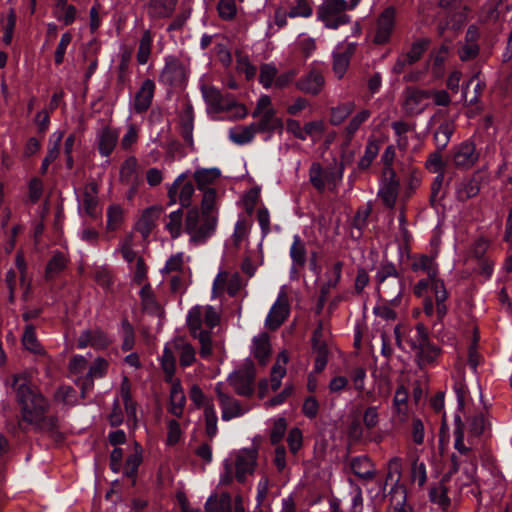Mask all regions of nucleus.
I'll list each match as a JSON object with an SVG mask.
<instances>
[{"instance_id":"nucleus-13","label":"nucleus","mask_w":512,"mask_h":512,"mask_svg":"<svg viewBox=\"0 0 512 512\" xmlns=\"http://www.w3.org/2000/svg\"><path fill=\"white\" fill-rule=\"evenodd\" d=\"M186 174H180L168 188L169 205H174L177 202L182 207H189L192 202V197L195 192L192 182L183 183Z\"/></svg>"},{"instance_id":"nucleus-21","label":"nucleus","mask_w":512,"mask_h":512,"mask_svg":"<svg viewBox=\"0 0 512 512\" xmlns=\"http://www.w3.org/2000/svg\"><path fill=\"white\" fill-rule=\"evenodd\" d=\"M155 83L151 79H145L138 91L134 96V100L132 103V107L135 113L142 114L145 113L151 106L154 93H155Z\"/></svg>"},{"instance_id":"nucleus-56","label":"nucleus","mask_w":512,"mask_h":512,"mask_svg":"<svg viewBox=\"0 0 512 512\" xmlns=\"http://www.w3.org/2000/svg\"><path fill=\"white\" fill-rule=\"evenodd\" d=\"M416 352L420 365H427L432 363L439 355V349L428 341Z\"/></svg>"},{"instance_id":"nucleus-27","label":"nucleus","mask_w":512,"mask_h":512,"mask_svg":"<svg viewBox=\"0 0 512 512\" xmlns=\"http://www.w3.org/2000/svg\"><path fill=\"white\" fill-rule=\"evenodd\" d=\"M163 212V208L159 205H154L146 208L138 222L137 229L143 236H148L155 226L156 220L160 217Z\"/></svg>"},{"instance_id":"nucleus-10","label":"nucleus","mask_w":512,"mask_h":512,"mask_svg":"<svg viewBox=\"0 0 512 512\" xmlns=\"http://www.w3.org/2000/svg\"><path fill=\"white\" fill-rule=\"evenodd\" d=\"M218 404L221 409V419L225 422L235 418H239L246 414L247 408L243 407L239 400L231 396L225 390V384L223 382H217L214 387Z\"/></svg>"},{"instance_id":"nucleus-32","label":"nucleus","mask_w":512,"mask_h":512,"mask_svg":"<svg viewBox=\"0 0 512 512\" xmlns=\"http://www.w3.org/2000/svg\"><path fill=\"white\" fill-rule=\"evenodd\" d=\"M408 393L403 386L396 389L393 398V417L400 423L406 422L408 418Z\"/></svg>"},{"instance_id":"nucleus-37","label":"nucleus","mask_w":512,"mask_h":512,"mask_svg":"<svg viewBox=\"0 0 512 512\" xmlns=\"http://www.w3.org/2000/svg\"><path fill=\"white\" fill-rule=\"evenodd\" d=\"M174 352L176 351L172 346V341L168 342L164 346L163 353L160 357L161 368L167 381H172L175 373L176 359Z\"/></svg>"},{"instance_id":"nucleus-23","label":"nucleus","mask_w":512,"mask_h":512,"mask_svg":"<svg viewBox=\"0 0 512 512\" xmlns=\"http://www.w3.org/2000/svg\"><path fill=\"white\" fill-rule=\"evenodd\" d=\"M451 482L452 475L447 474L443 477L442 481L438 485L431 488L430 490V500L433 503L439 505L442 509H447L450 506V498L448 496V493L454 495V490L451 486Z\"/></svg>"},{"instance_id":"nucleus-51","label":"nucleus","mask_w":512,"mask_h":512,"mask_svg":"<svg viewBox=\"0 0 512 512\" xmlns=\"http://www.w3.org/2000/svg\"><path fill=\"white\" fill-rule=\"evenodd\" d=\"M371 116V111L368 109H362L357 112L348 122L345 127V134L350 140L354 137L356 132L360 129L361 125L365 123Z\"/></svg>"},{"instance_id":"nucleus-55","label":"nucleus","mask_w":512,"mask_h":512,"mask_svg":"<svg viewBox=\"0 0 512 512\" xmlns=\"http://www.w3.org/2000/svg\"><path fill=\"white\" fill-rule=\"evenodd\" d=\"M379 153V145L376 141L370 140L365 146L364 155L358 161V167L366 170L370 167L374 159Z\"/></svg>"},{"instance_id":"nucleus-11","label":"nucleus","mask_w":512,"mask_h":512,"mask_svg":"<svg viewBox=\"0 0 512 512\" xmlns=\"http://www.w3.org/2000/svg\"><path fill=\"white\" fill-rule=\"evenodd\" d=\"M78 212L92 219L101 217L102 211L98 202V185L95 181L87 183L82 191L77 194Z\"/></svg>"},{"instance_id":"nucleus-62","label":"nucleus","mask_w":512,"mask_h":512,"mask_svg":"<svg viewBox=\"0 0 512 512\" xmlns=\"http://www.w3.org/2000/svg\"><path fill=\"white\" fill-rule=\"evenodd\" d=\"M428 43V40L420 39L412 44L410 50L407 53L402 54L407 59L408 64H414L421 58L422 54L428 46Z\"/></svg>"},{"instance_id":"nucleus-14","label":"nucleus","mask_w":512,"mask_h":512,"mask_svg":"<svg viewBox=\"0 0 512 512\" xmlns=\"http://www.w3.org/2000/svg\"><path fill=\"white\" fill-rule=\"evenodd\" d=\"M228 383L240 396H251L254 392L255 372L253 368H243L229 374Z\"/></svg>"},{"instance_id":"nucleus-64","label":"nucleus","mask_w":512,"mask_h":512,"mask_svg":"<svg viewBox=\"0 0 512 512\" xmlns=\"http://www.w3.org/2000/svg\"><path fill=\"white\" fill-rule=\"evenodd\" d=\"M218 14L223 20H232L236 16L237 7L235 0H220L217 5Z\"/></svg>"},{"instance_id":"nucleus-40","label":"nucleus","mask_w":512,"mask_h":512,"mask_svg":"<svg viewBox=\"0 0 512 512\" xmlns=\"http://www.w3.org/2000/svg\"><path fill=\"white\" fill-rule=\"evenodd\" d=\"M256 134V125L251 123L247 126H238L229 130V138L238 145L251 142Z\"/></svg>"},{"instance_id":"nucleus-41","label":"nucleus","mask_w":512,"mask_h":512,"mask_svg":"<svg viewBox=\"0 0 512 512\" xmlns=\"http://www.w3.org/2000/svg\"><path fill=\"white\" fill-rule=\"evenodd\" d=\"M193 176L198 189L205 192L212 189L210 185L220 176V170L218 168L197 169Z\"/></svg>"},{"instance_id":"nucleus-31","label":"nucleus","mask_w":512,"mask_h":512,"mask_svg":"<svg viewBox=\"0 0 512 512\" xmlns=\"http://www.w3.org/2000/svg\"><path fill=\"white\" fill-rule=\"evenodd\" d=\"M119 134L116 129L104 127L98 135V151L102 156L108 157L114 150Z\"/></svg>"},{"instance_id":"nucleus-60","label":"nucleus","mask_w":512,"mask_h":512,"mask_svg":"<svg viewBox=\"0 0 512 512\" xmlns=\"http://www.w3.org/2000/svg\"><path fill=\"white\" fill-rule=\"evenodd\" d=\"M189 397L192 403L196 408H202L203 411H206L208 406H214V403L211 399H209L202 389L198 385H193L189 392Z\"/></svg>"},{"instance_id":"nucleus-33","label":"nucleus","mask_w":512,"mask_h":512,"mask_svg":"<svg viewBox=\"0 0 512 512\" xmlns=\"http://www.w3.org/2000/svg\"><path fill=\"white\" fill-rule=\"evenodd\" d=\"M205 512H233L230 494H211L204 505Z\"/></svg>"},{"instance_id":"nucleus-59","label":"nucleus","mask_w":512,"mask_h":512,"mask_svg":"<svg viewBox=\"0 0 512 512\" xmlns=\"http://www.w3.org/2000/svg\"><path fill=\"white\" fill-rule=\"evenodd\" d=\"M204 412L205 431L208 437L214 438L218 433V417L215 406H208Z\"/></svg>"},{"instance_id":"nucleus-54","label":"nucleus","mask_w":512,"mask_h":512,"mask_svg":"<svg viewBox=\"0 0 512 512\" xmlns=\"http://www.w3.org/2000/svg\"><path fill=\"white\" fill-rule=\"evenodd\" d=\"M251 228L252 223L248 222L243 217L236 221L232 235L233 243L235 246H240L241 242L248 238Z\"/></svg>"},{"instance_id":"nucleus-3","label":"nucleus","mask_w":512,"mask_h":512,"mask_svg":"<svg viewBox=\"0 0 512 512\" xmlns=\"http://www.w3.org/2000/svg\"><path fill=\"white\" fill-rule=\"evenodd\" d=\"M258 457L256 447L242 448L229 455L223 462L224 471L220 475L219 483L229 485L234 478L244 483L254 473Z\"/></svg>"},{"instance_id":"nucleus-24","label":"nucleus","mask_w":512,"mask_h":512,"mask_svg":"<svg viewBox=\"0 0 512 512\" xmlns=\"http://www.w3.org/2000/svg\"><path fill=\"white\" fill-rule=\"evenodd\" d=\"M289 256L292 261L290 273H298V271L305 266L307 261L306 244L298 234L293 236Z\"/></svg>"},{"instance_id":"nucleus-20","label":"nucleus","mask_w":512,"mask_h":512,"mask_svg":"<svg viewBox=\"0 0 512 512\" xmlns=\"http://www.w3.org/2000/svg\"><path fill=\"white\" fill-rule=\"evenodd\" d=\"M395 25V9L386 8L378 17L374 42L376 44H385L389 41Z\"/></svg>"},{"instance_id":"nucleus-34","label":"nucleus","mask_w":512,"mask_h":512,"mask_svg":"<svg viewBox=\"0 0 512 512\" xmlns=\"http://www.w3.org/2000/svg\"><path fill=\"white\" fill-rule=\"evenodd\" d=\"M142 460V447L140 444L135 442L134 451L127 457L123 468L124 476L131 479L133 486L136 484L138 468L141 465Z\"/></svg>"},{"instance_id":"nucleus-58","label":"nucleus","mask_w":512,"mask_h":512,"mask_svg":"<svg viewBox=\"0 0 512 512\" xmlns=\"http://www.w3.org/2000/svg\"><path fill=\"white\" fill-rule=\"evenodd\" d=\"M124 217L123 209L118 204H112L107 208V229L116 230L122 223Z\"/></svg>"},{"instance_id":"nucleus-26","label":"nucleus","mask_w":512,"mask_h":512,"mask_svg":"<svg viewBox=\"0 0 512 512\" xmlns=\"http://www.w3.org/2000/svg\"><path fill=\"white\" fill-rule=\"evenodd\" d=\"M170 389V401L168 411L176 416L181 417L186 404V396L179 380H172Z\"/></svg>"},{"instance_id":"nucleus-28","label":"nucleus","mask_w":512,"mask_h":512,"mask_svg":"<svg viewBox=\"0 0 512 512\" xmlns=\"http://www.w3.org/2000/svg\"><path fill=\"white\" fill-rule=\"evenodd\" d=\"M172 346L178 353L179 362L182 367H189L196 361V350L192 344L182 337L172 340Z\"/></svg>"},{"instance_id":"nucleus-49","label":"nucleus","mask_w":512,"mask_h":512,"mask_svg":"<svg viewBox=\"0 0 512 512\" xmlns=\"http://www.w3.org/2000/svg\"><path fill=\"white\" fill-rule=\"evenodd\" d=\"M372 212V205L370 202L358 208L352 220V227L358 231L357 237L359 238L363 230L368 226V218Z\"/></svg>"},{"instance_id":"nucleus-63","label":"nucleus","mask_w":512,"mask_h":512,"mask_svg":"<svg viewBox=\"0 0 512 512\" xmlns=\"http://www.w3.org/2000/svg\"><path fill=\"white\" fill-rule=\"evenodd\" d=\"M350 64L349 54L335 53L333 55V72L338 79L344 77Z\"/></svg>"},{"instance_id":"nucleus-53","label":"nucleus","mask_w":512,"mask_h":512,"mask_svg":"<svg viewBox=\"0 0 512 512\" xmlns=\"http://www.w3.org/2000/svg\"><path fill=\"white\" fill-rule=\"evenodd\" d=\"M343 174L344 164L342 162L336 163L334 167L325 170V186L328 185V188L334 191L342 182Z\"/></svg>"},{"instance_id":"nucleus-8","label":"nucleus","mask_w":512,"mask_h":512,"mask_svg":"<svg viewBox=\"0 0 512 512\" xmlns=\"http://www.w3.org/2000/svg\"><path fill=\"white\" fill-rule=\"evenodd\" d=\"M220 315L218 311L210 305L192 307L186 318L188 330L191 333L212 330L219 324Z\"/></svg>"},{"instance_id":"nucleus-44","label":"nucleus","mask_w":512,"mask_h":512,"mask_svg":"<svg viewBox=\"0 0 512 512\" xmlns=\"http://www.w3.org/2000/svg\"><path fill=\"white\" fill-rule=\"evenodd\" d=\"M165 229L172 239H177L181 236L183 230V212L181 209L172 211L167 216L165 222Z\"/></svg>"},{"instance_id":"nucleus-17","label":"nucleus","mask_w":512,"mask_h":512,"mask_svg":"<svg viewBox=\"0 0 512 512\" xmlns=\"http://www.w3.org/2000/svg\"><path fill=\"white\" fill-rule=\"evenodd\" d=\"M324 85V76L322 72L316 68H311L295 82L297 90L313 96L320 94Z\"/></svg>"},{"instance_id":"nucleus-15","label":"nucleus","mask_w":512,"mask_h":512,"mask_svg":"<svg viewBox=\"0 0 512 512\" xmlns=\"http://www.w3.org/2000/svg\"><path fill=\"white\" fill-rule=\"evenodd\" d=\"M479 159V153L476 151L474 142L470 140L463 141L453 148L452 161L457 168H471Z\"/></svg>"},{"instance_id":"nucleus-42","label":"nucleus","mask_w":512,"mask_h":512,"mask_svg":"<svg viewBox=\"0 0 512 512\" xmlns=\"http://www.w3.org/2000/svg\"><path fill=\"white\" fill-rule=\"evenodd\" d=\"M22 344L24 348L36 355H44L45 349L39 343L36 333L35 327L32 324H27L24 329V333L22 335Z\"/></svg>"},{"instance_id":"nucleus-9","label":"nucleus","mask_w":512,"mask_h":512,"mask_svg":"<svg viewBox=\"0 0 512 512\" xmlns=\"http://www.w3.org/2000/svg\"><path fill=\"white\" fill-rule=\"evenodd\" d=\"M189 69L187 65L174 55L164 58V66L158 77L160 84L167 87H181L188 79Z\"/></svg>"},{"instance_id":"nucleus-29","label":"nucleus","mask_w":512,"mask_h":512,"mask_svg":"<svg viewBox=\"0 0 512 512\" xmlns=\"http://www.w3.org/2000/svg\"><path fill=\"white\" fill-rule=\"evenodd\" d=\"M259 121L255 123L256 125V133H269L272 134L275 131H279L282 133L283 123L281 119L276 117L275 110H267L263 114H260Z\"/></svg>"},{"instance_id":"nucleus-39","label":"nucleus","mask_w":512,"mask_h":512,"mask_svg":"<svg viewBox=\"0 0 512 512\" xmlns=\"http://www.w3.org/2000/svg\"><path fill=\"white\" fill-rule=\"evenodd\" d=\"M390 504L394 512H411L406 505L407 492L404 485L392 486L389 492Z\"/></svg>"},{"instance_id":"nucleus-57","label":"nucleus","mask_w":512,"mask_h":512,"mask_svg":"<svg viewBox=\"0 0 512 512\" xmlns=\"http://www.w3.org/2000/svg\"><path fill=\"white\" fill-rule=\"evenodd\" d=\"M309 180L318 191L322 192L325 189V170L320 163L314 162L310 166Z\"/></svg>"},{"instance_id":"nucleus-19","label":"nucleus","mask_w":512,"mask_h":512,"mask_svg":"<svg viewBox=\"0 0 512 512\" xmlns=\"http://www.w3.org/2000/svg\"><path fill=\"white\" fill-rule=\"evenodd\" d=\"M288 315L289 305L287 297L283 292H281L268 312L265 319V326L269 330H276L283 324Z\"/></svg>"},{"instance_id":"nucleus-45","label":"nucleus","mask_w":512,"mask_h":512,"mask_svg":"<svg viewBox=\"0 0 512 512\" xmlns=\"http://www.w3.org/2000/svg\"><path fill=\"white\" fill-rule=\"evenodd\" d=\"M138 162L134 156L128 157L120 168V180L128 185H134L138 179Z\"/></svg>"},{"instance_id":"nucleus-1","label":"nucleus","mask_w":512,"mask_h":512,"mask_svg":"<svg viewBox=\"0 0 512 512\" xmlns=\"http://www.w3.org/2000/svg\"><path fill=\"white\" fill-rule=\"evenodd\" d=\"M12 388L19 407L20 424L24 423L37 432H54L59 427V418L50 413L51 401L26 374L12 376Z\"/></svg>"},{"instance_id":"nucleus-48","label":"nucleus","mask_w":512,"mask_h":512,"mask_svg":"<svg viewBox=\"0 0 512 512\" xmlns=\"http://www.w3.org/2000/svg\"><path fill=\"white\" fill-rule=\"evenodd\" d=\"M278 76V69L273 62L263 63L260 66L259 83L265 89L275 88V79Z\"/></svg>"},{"instance_id":"nucleus-46","label":"nucleus","mask_w":512,"mask_h":512,"mask_svg":"<svg viewBox=\"0 0 512 512\" xmlns=\"http://www.w3.org/2000/svg\"><path fill=\"white\" fill-rule=\"evenodd\" d=\"M68 263L67 256L60 251L54 252L52 258L47 263L45 277L51 279L62 272Z\"/></svg>"},{"instance_id":"nucleus-12","label":"nucleus","mask_w":512,"mask_h":512,"mask_svg":"<svg viewBox=\"0 0 512 512\" xmlns=\"http://www.w3.org/2000/svg\"><path fill=\"white\" fill-rule=\"evenodd\" d=\"M288 362V355L286 352H281L275 364L273 365L270 373V379H262L258 384V393L260 398H264L270 389L276 391L280 388L282 379L286 375V363Z\"/></svg>"},{"instance_id":"nucleus-36","label":"nucleus","mask_w":512,"mask_h":512,"mask_svg":"<svg viewBox=\"0 0 512 512\" xmlns=\"http://www.w3.org/2000/svg\"><path fill=\"white\" fill-rule=\"evenodd\" d=\"M480 181L475 177L463 179L456 188V196L459 201H467L478 195L480 191Z\"/></svg>"},{"instance_id":"nucleus-7","label":"nucleus","mask_w":512,"mask_h":512,"mask_svg":"<svg viewBox=\"0 0 512 512\" xmlns=\"http://www.w3.org/2000/svg\"><path fill=\"white\" fill-rule=\"evenodd\" d=\"M201 93L208 112L220 113L232 111L233 118L235 119H242L247 116L245 105L235 102L234 99L228 96L224 97L216 87L203 85L201 87Z\"/></svg>"},{"instance_id":"nucleus-30","label":"nucleus","mask_w":512,"mask_h":512,"mask_svg":"<svg viewBox=\"0 0 512 512\" xmlns=\"http://www.w3.org/2000/svg\"><path fill=\"white\" fill-rule=\"evenodd\" d=\"M271 347L267 333H261L252 340L251 354L261 365H265L269 359Z\"/></svg>"},{"instance_id":"nucleus-16","label":"nucleus","mask_w":512,"mask_h":512,"mask_svg":"<svg viewBox=\"0 0 512 512\" xmlns=\"http://www.w3.org/2000/svg\"><path fill=\"white\" fill-rule=\"evenodd\" d=\"M430 97V92L415 87H408L403 92L402 108L408 115H418L426 107L424 103Z\"/></svg>"},{"instance_id":"nucleus-50","label":"nucleus","mask_w":512,"mask_h":512,"mask_svg":"<svg viewBox=\"0 0 512 512\" xmlns=\"http://www.w3.org/2000/svg\"><path fill=\"white\" fill-rule=\"evenodd\" d=\"M152 41V34L150 30H145L140 38L136 55L137 62L140 65H145L148 62L151 54Z\"/></svg>"},{"instance_id":"nucleus-43","label":"nucleus","mask_w":512,"mask_h":512,"mask_svg":"<svg viewBox=\"0 0 512 512\" xmlns=\"http://www.w3.org/2000/svg\"><path fill=\"white\" fill-rule=\"evenodd\" d=\"M355 107L354 101H346L333 107L330 113V123L334 126L340 125L352 114Z\"/></svg>"},{"instance_id":"nucleus-25","label":"nucleus","mask_w":512,"mask_h":512,"mask_svg":"<svg viewBox=\"0 0 512 512\" xmlns=\"http://www.w3.org/2000/svg\"><path fill=\"white\" fill-rule=\"evenodd\" d=\"M476 470V464L470 463L467 467H464L461 470L454 468L455 477H453L452 472L449 473L452 475V481L454 482V495L461 493L465 487L473 485Z\"/></svg>"},{"instance_id":"nucleus-47","label":"nucleus","mask_w":512,"mask_h":512,"mask_svg":"<svg viewBox=\"0 0 512 512\" xmlns=\"http://www.w3.org/2000/svg\"><path fill=\"white\" fill-rule=\"evenodd\" d=\"M191 336L198 340L200 344V356L205 360H210L213 356V340L211 330L191 333Z\"/></svg>"},{"instance_id":"nucleus-61","label":"nucleus","mask_w":512,"mask_h":512,"mask_svg":"<svg viewBox=\"0 0 512 512\" xmlns=\"http://www.w3.org/2000/svg\"><path fill=\"white\" fill-rule=\"evenodd\" d=\"M429 341L428 332L423 324H417L415 330L409 337V343L414 351H417L420 347Z\"/></svg>"},{"instance_id":"nucleus-35","label":"nucleus","mask_w":512,"mask_h":512,"mask_svg":"<svg viewBox=\"0 0 512 512\" xmlns=\"http://www.w3.org/2000/svg\"><path fill=\"white\" fill-rule=\"evenodd\" d=\"M353 473L363 480H372L375 476V468L371 460L365 456H357L351 461Z\"/></svg>"},{"instance_id":"nucleus-52","label":"nucleus","mask_w":512,"mask_h":512,"mask_svg":"<svg viewBox=\"0 0 512 512\" xmlns=\"http://www.w3.org/2000/svg\"><path fill=\"white\" fill-rule=\"evenodd\" d=\"M216 191L208 189L203 192L200 213L206 216H216L218 218V209L216 207Z\"/></svg>"},{"instance_id":"nucleus-18","label":"nucleus","mask_w":512,"mask_h":512,"mask_svg":"<svg viewBox=\"0 0 512 512\" xmlns=\"http://www.w3.org/2000/svg\"><path fill=\"white\" fill-rule=\"evenodd\" d=\"M384 176L380 183L378 197L386 207L393 208L398 196L399 182L391 168L385 170Z\"/></svg>"},{"instance_id":"nucleus-5","label":"nucleus","mask_w":512,"mask_h":512,"mask_svg":"<svg viewBox=\"0 0 512 512\" xmlns=\"http://www.w3.org/2000/svg\"><path fill=\"white\" fill-rule=\"evenodd\" d=\"M216 216H206L197 207L190 208L185 217L184 231L189 235L190 243L204 244L216 231Z\"/></svg>"},{"instance_id":"nucleus-38","label":"nucleus","mask_w":512,"mask_h":512,"mask_svg":"<svg viewBox=\"0 0 512 512\" xmlns=\"http://www.w3.org/2000/svg\"><path fill=\"white\" fill-rule=\"evenodd\" d=\"M454 130L455 124L453 120H445L439 125L434 133V142L438 150H443L447 147Z\"/></svg>"},{"instance_id":"nucleus-6","label":"nucleus","mask_w":512,"mask_h":512,"mask_svg":"<svg viewBox=\"0 0 512 512\" xmlns=\"http://www.w3.org/2000/svg\"><path fill=\"white\" fill-rule=\"evenodd\" d=\"M360 0H328L317 9V19L328 29H337L351 21L345 12L354 9Z\"/></svg>"},{"instance_id":"nucleus-22","label":"nucleus","mask_w":512,"mask_h":512,"mask_svg":"<svg viewBox=\"0 0 512 512\" xmlns=\"http://www.w3.org/2000/svg\"><path fill=\"white\" fill-rule=\"evenodd\" d=\"M178 0H148L144 9L152 21L170 18L176 8Z\"/></svg>"},{"instance_id":"nucleus-2","label":"nucleus","mask_w":512,"mask_h":512,"mask_svg":"<svg viewBox=\"0 0 512 512\" xmlns=\"http://www.w3.org/2000/svg\"><path fill=\"white\" fill-rule=\"evenodd\" d=\"M411 269L427 274V278L419 280L413 288L414 294L423 299L424 313L429 317L436 315L437 320L442 321L448 312V292L443 280L438 278L437 263L434 258L421 255L412 262Z\"/></svg>"},{"instance_id":"nucleus-4","label":"nucleus","mask_w":512,"mask_h":512,"mask_svg":"<svg viewBox=\"0 0 512 512\" xmlns=\"http://www.w3.org/2000/svg\"><path fill=\"white\" fill-rule=\"evenodd\" d=\"M376 289L386 302L396 304L403 293V279L395 264L383 262L375 274Z\"/></svg>"}]
</instances>
